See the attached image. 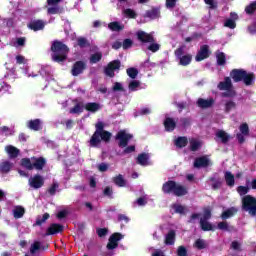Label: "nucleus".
Returning <instances> with one entry per match:
<instances>
[{"label": "nucleus", "mask_w": 256, "mask_h": 256, "mask_svg": "<svg viewBox=\"0 0 256 256\" xmlns=\"http://www.w3.org/2000/svg\"><path fill=\"white\" fill-rule=\"evenodd\" d=\"M219 91H226L222 93V97L233 98L237 96V91L233 89V82L231 81V77H224V81H221L217 85Z\"/></svg>", "instance_id": "obj_5"}, {"label": "nucleus", "mask_w": 256, "mask_h": 256, "mask_svg": "<svg viewBox=\"0 0 256 256\" xmlns=\"http://www.w3.org/2000/svg\"><path fill=\"white\" fill-rule=\"evenodd\" d=\"M159 49H161V45L155 42H150V45L148 46V51H151L152 53H157Z\"/></svg>", "instance_id": "obj_52"}, {"label": "nucleus", "mask_w": 256, "mask_h": 256, "mask_svg": "<svg viewBox=\"0 0 256 256\" xmlns=\"http://www.w3.org/2000/svg\"><path fill=\"white\" fill-rule=\"evenodd\" d=\"M124 15L128 17V19H137V12L131 8H127L124 10Z\"/></svg>", "instance_id": "obj_46"}, {"label": "nucleus", "mask_w": 256, "mask_h": 256, "mask_svg": "<svg viewBox=\"0 0 256 256\" xmlns=\"http://www.w3.org/2000/svg\"><path fill=\"white\" fill-rule=\"evenodd\" d=\"M47 249H49V244L41 241L33 242V256H39L44 251H47Z\"/></svg>", "instance_id": "obj_13"}, {"label": "nucleus", "mask_w": 256, "mask_h": 256, "mask_svg": "<svg viewBox=\"0 0 256 256\" xmlns=\"http://www.w3.org/2000/svg\"><path fill=\"white\" fill-rule=\"evenodd\" d=\"M77 45L80 49H87L91 47V42H89L85 37H79L77 38Z\"/></svg>", "instance_id": "obj_33"}, {"label": "nucleus", "mask_w": 256, "mask_h": 256, "mask_svg": "<svg viewBox=\"0 0 256 256\" xmlns=\"http://www.w3.org/2000/svg\"><path fill=\"white\" fill-rule=\"evenodd\" d=\"M126 73L130 79H137V75H139V70L135 67H130L126 70Z\"/></svg>", "instance_id": "obj_41"}, {"label": "nucleus", "mask_w": 256, "mask_h": 256, "mask_svg": "<svg viewBox=\"0 0 256 256\" xmlns=\"http://www.w3.org/2000/svg\"><path fill=\"white\" fill-rule=\"evenodd\" d=\"M137 165H141L142 167H145L149 165V153H141L136 158Z\"/></svg>", "instance_id": "obj_24"}, {"label": "nucleus", "mask_w": 256, "mask_h": 256, "mask_svg": "<svg viewBox=\"0 0 256 256\" xmlns=\"http://www.w3.org/2000/svg\"><path fill=\"white\" fill-rule=\"evenodd\" d=\"M63 225L52 223L46 230V235H57L58 233H63Z\"/></svg>", "instance_id": "obj_18"}, {"label": "nucleus", "mask_w": 256, "mask_h": 256, "mask_svg": "<svg viewBox=\"0 0 256 256\" xmlns=\"http://www.w3.org/2000/svg\"><path fill=\"white\" fill-rule=\"evenodd\" d=\"M237 193L240 196L247 195V193H249V187H247V186H238L237 187Z\"/></svg>", "instance_id": "obj_59"}, {"label": "nucleus", "mask_w": 256, "mask_h": 256, "mask_svg": "<svg viewBox=\"0 0 256 256\" xmlns=\"http://www.w3.org/2000/svg\"><path fill=\"white\" fill-rule=\"evenodd\" d=\"M210 181L213 183L212 184V189L214 190V191H217V189H221V185H223V182H221V180L220 179H215V178H210Z\"/></svg>", "instance_id": "obj_48"}, {"label": "nucleus", "mask_w": 256, "mask_h": 256, "mask_svg": "<svg viewBox=\"0 0 256 256\" xmlns=\"http://www.w3.org/2000/svg\"><path fill=\"white\" fill-rule=\"evenodd\" d=\"M23 215H25V208H23L21 206H16L13 209V216L15 219H21V217H23Z\"/></svg>", "instance_id": "obj_36"}, {"label": "nucleus", "mask_w": 256, "mask_h": 256, "mask_svg": "<svg viewBox=\"0 0 256 256\" xmlns=\"http://www.w3.org/2000/svg\"><path fill=\"white\" fill-rule=\"evenodd\" d=\"M113 183L117 185V187H125V179L123 178V175L119 174L118 176L113 178Z\"/></svg>", "instance_id": "obj_40"}, {"label": "nucleus", "mask_w": 256, "mask_h": 256, "mask_svg": "<svg viewBox=\"0 0 256 256\" xmlns=\"http://www.w3.org/2000/svg\"><path fill=\"white\" fill-rule=\"evenodd\" d=\"M237 211L238 210L235 207L228 208L226 211L222 212L221 219L223 221H227V219H231V217H235V215H237Z\"/></svg>", "instance_id": "obj_26"}, {"label": "nucleus", "mask_w": 256, "mask_h": 256, "mask_svg": "<svg viewBox=\"0 0 256 256\" xmlns=\"http://www.w3.org/2000/svg\"><path fill=\"white\" fill-rule=\"evenodd\" d=\"M85 71H87V62L78 60L72 65L70 73L73 77H79V75H83Z\"/></svg>", "instance_id": "obj_10"}, {"label": "nucleus", "mask_w": 256, "mask_h": 256, "mask_svg": "<svg viewBox=\"0 0 256 256\" xmlns=\"http://www.w3.org/2000/svg\"><path fill=\"white\" fill-rule=\"evenodd\" d=\"M216 61L219 67H223L227 63V56L223 52H218L216 54Z\"/></svg>", "instance_id": "obj_34"}, {"label": "nucleus", "mask_w": 256, "mask_h": 256, "mask_svg": "<svg viewBox=\"0 0 256 256\" xmlns=\"http://www.w3.org/2000/svg\"><path fill=\"white\" fill-rule=\"evenodd\" d=\"M25 43H27V39L25 37L13 38L10 41L11 47H15L16 49H21L25 45Z\"/></svg>", "instance_id": "obj_23"}, {"label": "nucleus", "mask_w": 256, "mask_h": 256, "mask_svg": "<svg viewBox=\"0 0 256 256\" xmlns=\"http://www.w3.org/2000/svg\"><path fill=\"white\" fill-rule=\"evenodd\" d=\"M96 233L98 237H106L107 233H109V229L107 228H97Z\"/></svg>", "instance_id": "obj_62"}, {"label": "nucleus", "mask_w": 256, "mask_h": 256, "mask_svg": "<svg viewBox=\"0 0 256 256\" xmlns=\"http://www.w3.org/2000/svg\"><path fill=\"white\" fill-rule=\"evenodd\" d=\"M256 11V0L245 7L246 15H253Z\"/></svg>", "instance_id": "obj_39"}, {"label": "nucleus", "mask_w": 256, "mask_h": 256, "mask_svg": "<svg viewBox=\"0 0 256 256\" xmlns=\"http://www.w3.org/2000/svg\"><path fill=\"white\" fill-rule=\"evenodd\" d=\"M5 151L10 159H15V157L19 156V149H17L15 146L8 145L5 147Z\"/></svg>", "instance_id": "obj_28"}, {"label": "nucleus", "mask_w": 256, "mask_h": 256, "mask_svg": "<svg viewBox=\"0 0 256 256\" xmlns=\"http://www.w3.org/2000/svg\"><path fill=\"white\" fill-rule=\"evenodd\" d=\"M141 86V82L138 80H132L129 85H128V89L130 91H137V88Z\"/></svg>", "instance_id": "obj_49"}, {"label": "nucleus", "mask_w": 256, "mask_h": 256, "mask_svg": "<svg viewBox=\"0 0 256 256\" xmlns=\"http://www.w3.org/2000/svg\"><path fill=\"white\" fill-rule=\"evenodd\" d=\"M104 197H108L109 199H113V188L106 186L103 191Z\"/></svg>", "instance_id": "obj_56"}, {"label": "nucleus", "mask_w": 256, "mask_h": 256, "mask_svg": "<svg viewBox=\"0 0 256 256\" xmlns=\"http://www.w3.org/2000/svg\"><path fill=\"white\" fill-rule=\"evenodd\" d=\"M224 27H228V29H235L237 27V23L233 19H227L224 23Z\"/></svg>", "instance_id": "obj_61"}, {"label": "nucleus", "mask_w": 256, "mask_h": 256, "mask_svg": "<svg viewBox=\"0 0 256 256\" xmlns=\"http://www.w3.org/2000/svg\"><path fill=\"white\" fill-rule=\"evenodd\" d=\"M49 213H44L43 216H38L36 218V223L34 225L41 226L43 223H46L47 219H49Z\"/></svg>", "instance_id": "obj_43"}, {"label": "nucleus", "mask_w": 256, "mask_h": 256, "mask_svg": "<svg viewBox=\"0 0 256 256\" xmlns=\"http://www.w3.org/2000/svg\"><path fill=\"white\" fill-rule=\"evenodd\" d=\"M175 230H170L165 237V245H175V237H176Z\"/></svg>", "instance_id": "obj_29"}, {"label": "nucleus", "mask_w": 256, "mask_h": 256, "mask_svg": "<svg viewBox=\"0 0 256 256\" xmlns=\"http://www.w3.org/2000/svg\"><path fill=\"white\" fill-rule=\"evenodd\" d=\"M103 59V53L96 52L90 56V63L93 65L95 63H99Z\"/></svg>", "instance_id": "obj_38"}, {"label": "nucleus", "mask_w": 256, "mask_h": 256, "mask_svg": "<svg viewBox=\"0 0 256 256\" xmlns=\"http://www.w3.org/2000/svg\"><path fill=\"white\" fill-rule=\"evenodd\" d=\"M121 69V60L116 59L107 64L104 68V74L106 77L113 79L115 77V71L119 72Z\"/></svg>", "instance_id": "obj_8"}, {"label": "nucleus", "mask_w": 256, "mask_h": 256, "mask_svg": "<svg viewBox=\"0 0 256 256\" xmlns=\"http://www.w3.org/2000/svg\"><path fill=\"white\" fill-rule=\"evenodd\" d=\"M122 47L124 50L131 49V47H133V40L129 38L124 39Z\"/></svg>", "instance_id": "obj_57"}, {"label": "nucleus", "mask_w": 256, "mask_h": 256, "mask_svg": "<svg viewBox=\"0 0 256 256\" xmlns=\"http://www.w3.org/2000/svg\"><path fill=\"white\" fill-rule=\"evenodd\" d=\"M109 239H111L112 241L119 243V241H121V239H123V234L119 233V232H115L113 233Z\"/></svg>", "instance_id": "obj_54"}, {"label": "nucleus", "mask_w": 256, "mask_h": 256, "mask_svg": "<svg viewBox=\"0 0 256 256\" xmlns=\"http://www.w3.org/2000/svg\"><path fill=\"white\" fill-rule=\"evenodd\" d=\"M210 56H211V50H209V45L204 44L200 46V49L198 50L195 56V61L199 63L201 61H205V59H209Z\"/></svg>", "instance_id": "obj_11"}, {"label": "nucleus", "mask_w": 256, "mask_h": 256, "mask_svg": "<svg viewBox=\"0 0 256 256\" xmlns=\"http://www.w3.org/2000/svg\"><path fill=\"white\" fill-rule=\"evenodd\" d=\"M136 37L140 43H155V37L143 30L138 31Z\"/></svg>", "instance_id": "obj_15"}, {"label": "nucleus", "mask_w": 256, "mask_h": 256, "mask_svg": "<svg viewBox=\"0 0 256 256\" xmlns=\"http://www.w3.org/2000/svg\"><path fill=\"white\" fill-rule=\"evenodd\" d=\"M116 141L118 142V147L121 149H124V147H127L129 145V141L133 139V134L127 133L125 130H120L116 136H115Z\"/></svg>", "instance_id": "obj_9"}, {"label": "nucleus", "mask_w": 256, "mask_h": 256, "mask_svg": "<svg viewBox=\"0 0 256 256\" xmlns=\"http://www.w3.org/2000/svg\"><path fill=\"white\" fill-rule=\"evenodd\" d=\"M201 149V142L197 141L196 139L190 140V151H199Z\"/></svg>", "instance_id": "obj_42"}, {"label": "nucleus", "mask_w": 256, "mask_h": 256, "mask_svg": "<svg viewBox=\"0 0 256 256\" xmlns=\"http://www.w3.org/2000/svg\"><path fill=\"white\" fill-rule=\"evenodd\" d=\"M211 165V160L207 156H201L194 160L193 167L194 169H205Z\"/></svg>", "instance_id": "obj_14"}, {"label": "nucleus", "mask_w": 256, "mask_h": 256, "mask_svg": "<svg viewBox=\"0 0 256 256\" xmlns=\"http://www.w3.org/2000/svg\"><path fill=\"white\" fill-rule=\"evenodd\" d=\"M45 165H47V159L44 157H33V169H36V171H43Z\"/></svg>", "instance_id": "obj_19"}, {"label": "nucleus", "mask_w": 256, "mask_h": 256, "mask_svg": "<svg viewBox=\"0 0 256 256\" xmlns=\"http://www.w3.org/2000/svg\"><path fill=\"white\" fill-rule=\"evenodd\" d=\"M162 192L165 195H175V197H185L189 193L187 186L176 183L173 180H168L162 185Z\"/></svg>", "instance_id": "obj_4"}, {"label": "nucleus", "mask_w": 256, "mask_h": 256, "mask_svg": "<svg viewBox=\"0 0 256 256\" xmlns=\"http://www.w3.org/2000/svg\"><path fill=\"white\" fill-rule=\"evenodd\" d=\"M57 189H59V183L53 182L50 188H48V194L53 196L55 193H57Z\"/></svg>", "instance_id": "obj_51"}, {"label": "nucleus", "mask_w": 256, "mask_h": 256, "mask_svg": "<svg viewBox=\"0 0 256 256\" xmlns=\"http://www.w3.org/2000/svg\"><path fill=\"white\" fill-rule=\"evenodd\" d=\"M45 21L43 20H34L33 21V31H43L45 29Z\"/></svg>", "instance_id": "obj_35"}, {"label": "nucleus", "mask_w": 256, "mask_h": 256, "mask_svg": "<svg viewBox=\"0 0 256 256\" xmlns=\"http://www.w3.org/2000/svg\"><path fill=\"white\" fill-rule=\"evenodd\" d=\"M180 123L183 129H187V127L191 126V118H180Z\"/></svg>", "instance_id": "obj_55"}, {"label": "nucleus", "mask_w": 256, "mask_h": 256, "mask_svg": "<svg viewBox=\"0 0 256 256\" xmlns=\"http://www.w3.org/2000/svg\"><path fill=\"white\" fill-rule=\"evenodd\" d=\"M217 229L220 231H227L228 233H233L237 231L235 226H230L228 221H222L217 224Z\"/></svg>", "instance_id": "obj_21"}, {"label": "nucleus", "mask_w": 256, "mask_h": 256, "mask_svg": "<svg viewBox=\"0 0 256 256\" xmlns=\"http://www.w3.org/2000/svg\"><path fill=\"white\" fill-rule=\"evenodd\" d=\"M211 217H212L211 209L206 208V209H204L203 217L200 218V220H202V221H209V219H211Z\"/></svg>", "instance_id": "obj_60"}, {"label": "nucleus", "mask_w": 256, "mask_h": 256, "mask_svg": "<svg viewBox=\"0 0 256 256\" xmlns=\"http://www.w3.org/2000/svg\"><path fill=\"white\" fill-rule=\"evenodd\" d=\"M13 168V164L7 160L2 161L0 163V171L1 173H9Z\"/></svg>", "instance_id": "obj_32"}, {"label": "nucleus", "mask_w": 256, "mask_h": 256, "mask_svg": "<svg viewBox=\"0 0 256 256\" xmlns=\"http://www.w3.org/2000/svg\"><path fill=\"white\" fill-rule=\"evenodd\" d=\"M95 129L90 141H88L89 147H99L102 141H104V143H109V141H111L112 134L105 130V123L101 121L97 122L95 124Z\"/></svg>", "instance_id": "obj_1"}, {"label": "nucleus", "mask_w": 256, "mask_h": 256, "mask_svg": "<svg viewBox=\"0 0 256 256\" xmlns=\"http://www.w3.org/2000/svg\"><path fill=\"white\" fill-rule=\"evenodd\" d=\"M185 50L183 47H179L174 51V55L177 59L178 65H181L182 67H187L191 65V61H193V55L192 54H184Z\"/></svg>", "instance_id": "obj_7"}, {"label": "nucleus", "mask_w": 256, "mask_h": 256, "mask_svg": "<svg viewBox=\"0 0 256 256\" xmlns=\"http://www.w3.org/2000/svg\"><path fill=\"white\" fill-rule=\"evenodd\" d=\"M177 256H187V248L185 246H179L177 249Z\"/></svg>", "instance_id": "obj_64"}, {"label": "nucleus", "mask_w": 256, "mask_h": 256, "mask_svg": "<svg viewBox=\"0 0 256 256\" xmlns=\"http://www.w3.org/2000/svg\"><path fill=\"white\" fill-rule=\"evenodd\" d=\"M200 229L202 231H215V226L209 220H200Z\"/></svg>", "instance_id": "obj_30"}, {"label": "nucleus", "mask_w": 256, "mask_h": 256, "mask_svg": "<svg viewBox=\"0 0 256 256\" xmlns=\"http://www.w3.org/2000/svg\"><path fill=\"white\" fill-rule=\"evenodd\" d=\"M225 181L228 187H233L235 185V175H233L231 172H226Z\"/></svg>", "instance_id": "obj_37"}, {"label": "nucleus", "mask_w": 256, "mask_h": 256, "mask_svg": "<svg viewBox=\"0 0 256 256\" xmlns=\"http://www.w3.org/2000/svg\"><path fill=\"white\" fill-rule=\"evenodd\" d=\"M144 17L147 19H159L161 17V8L160 7H152L150 10H147L144 14Z\"/></svg>", "instance_id": "obj_17"}, {"label": "nucleus", "mask_w": 256, "mask_h": 256, "mask_svg": "<svg viewBox=\"0 0 256 256\" xmlns=\"http://www.w3.org/2000/svg\"><path fill=\"white\" fill-rule=\"evenodd\" d=\"M51 57L54 63H65L69 55V47L59 40H55L51 45Z\"/></svg>", "instance_id": "obj_2"}, {"label": "nucleus", "mask_w": 256, "mask_h": 256, "mask_svg": "<svg viewBox=\"0 0 256 256\" xmlns=\"http://www.w3.org/2000/svg\"><path fill=\"white\" fill-rule=\"evenodd\" d=\"M43 129V124L39 119L33 120V131H41Z\"/></svg>", "instance_id": "obj_53"}, {"label": "nucleus", "mask_w": 256, "mask_h": 256, "mask_svg": "<svg viewBox=\"0 0 256 256\" xmlns=\"http://www.w3.org/2000/svg\"><path fill=\"white\" fill-rule=\"evenodd\" d=\"M213 105H215V99L213 98H209V99L199 98L197 100V106L200 107V109H209Z\"/></svg>", "instance_id": "obj_20"}, {"label": "nucleus", "mask_w": 256, "mask_h": 256, "mask_svg": "<svg viewBox=\"0 0 256 256\" xmlns=\"http://www.w3.org/2000/svg\"><path fill=\"white\" fill-rule=\"evenodd\" d=\"M194 247H196L199 250L205 249V240L197 239L194 243Z\"/></svg>", "instance_id": "obj_63"}, {"label": "nucleus", "mask_w": 256, "mask_h": 256, "mask_svg": "<svg viewBox=\"0 0 256 256\" xmlns=\"http://www.w3.org/2000/svg\"><path fill=\"white\" fill-rule=\"evenodd\" d=\"M47 13L48 15H59L63 13V9H61L59 6L49 7L47 9Z\"/></svg>", "instance_id": "obj_44"}, {"label": "nucleus", "mask_w": 256, "mask_h": 256, "mask_svg": "<svg viewBox=\"0 0 256 256\" xmlns=\"http://www.w3.org/2000/svg\"><path fill=\"white\" fill-rule=\"evenodd\" d=\"M45 185V178L40 175L36 174L33 176V189H41Z\"/></svg>", "instance_id": "obj_22"}, {"label": "nucleus", "mask_w": 256, "mask_h": 256, "mask_svg": "<svg viewBox=\"0 0 256 256\" xmlns=\"http://www.w3.org/2000/svg\"><path fill=\"white\" fill-rule=\"evenodd\" d=\"M172 208L174 209L175 213H178L179 215L185 214V206L181 204H174L172 205Z\"/></svg>", "instance_id": "obj_50"}, {"label": "nucleus", "mask_w": 256, "mask_h": 256, "mask_svg": "<svg viewBox=\"0 0 256 256\" xmlns=\"http://www.w3.org/2000/svg\"><path fill=\"white\" fill-rule=\"evenodd\" d=\"M72 103L74 104V106L69 110V113L71 115H81V113L85 111V103H83V101L76 98L72 100Z\"/></svg>", "instance_id": "obj_12"}, {"label": "nucleus", "mask_w": 256, "mask_h": 256, "mask_svg": "<svg viewBox=\"0 0 256 256\" xmlns=\"http://www.w3.org/2000/svg\"><path fill=\"white\" fill-rule=\"evenodd\" d=\"M189 143V140H187V137L185 136H179L175 140V145L178 147V149H183V147H187V144Z\"/></svg>", "instance_id": "obj_31"}, {"label": "nucleus", "mask_w": 256, "mask_h": 256, "mask_svg": "<svg viewBox=\"0 0 256 256\" xmlns=\"http://www.w3.org/2000/svg\"><path fill=\"white\" fill-rule=\"evenodd\" d=\"M216 137L218 139H221V143H223L224 145H227V143H229V141L231 139V135H229L227 132H225V130H218L216 132Z\"/></svg>", "instance_id": "obj_27"}, {"label": "nucleus", "mask_w": 256, "mask_h": 256, "mask_svg": "<svg viewBox=\"0 0 256 256\" xmlns=\"http://www.w3.org/2000/svg\"><path fill=\"white\" fill-rule=\"evenodd\" d=\"M237 104L233 100H229L225 103V113H230L231 110L235 109Z\"/></svg>", "instance_id": "obj_47"}, {"label": "nucleus", "mask_w": 256, "mask_h": 256, "mask_svg": "<svg viewBox=\"0 0 256 256\" xmlns=\"http://www.w3.org/2000/svg\"><path fill=\"white\" fill-rule=\"evenodd\" d=\"M239 130L242 135H249V125L247 123H243L242 125H240Z\"/></svg>", "instance_id": "obj_58"}, {"label": "nucleus", "mask_w": 256, "mask_h": 256, "mask_svg": "<svg viewBox=\"0 0 256 256\" xmlns=\"http://www.w3.org/2000/svg\"><path fill=\"white\" fill-rule=\"evenodd\" d=\"M163 125L165 128V131H167L168 133H173V131L177 129V121H175V119L171 117H166L163 122Z\"/></svg>", "instance_id": "obj_16"}, {"label": "nucleus", "mask_w": 256, "mask_h": 256, "mask_svg": "<svg viewBox=\"0 0 256 256\" xmlns=\"http://www.w3.org/2000/svg\"><path fill=\"white\" fill-rule=\"evenodd\" d=\"M108 29H110V31H123V26H121L119 22H110L108 24Z\"/></svg>", "instance_id": "obj_45"}, {"label": "nucleus", "mask_w": 256, "mask_h": 256, "mask_svg": "<svg viewBox=\"0 0 256 256\" xmlns=\"http://www.w3.org/2000/svg\"><path fill=\"white\" fill-rule=\"evenodd\" d=\"M84 109L89 113H97V111H101V104L97 102H88L84 105Z\"/></svg>", "instance_id": "obj_25"}, {"label": "nucleus", "mask_w": 256, "mask_h": 256, "mask_svg": "<svg viewBox=\"0 0 256 256\" xmlns=\"http://www.w3.org/2000/svg\"><path fill=\"white\" fill-rule=\"evenodd\" d=\"M230 77L234 83H241L242 81L246 87H251L255 83V74L253 72L249 73L245 69H232Z\"/></svg>", "instance_id": "obj_3"}, {"label": "nucleus", "mask_w": 256, "mask_h": 256, "mask_svg": "<svg viewBox=\"0 0 256 256\" xmlns=\"http://www.w3.org/2000/svg\"><path fill=\"white\" fill-rule=\"evenodd\" d=\"M242 209L255 217L256 215V198L251 195H246L242 198Z\"/></svg>", "instance_id": "obj_6"}]
</instances>
